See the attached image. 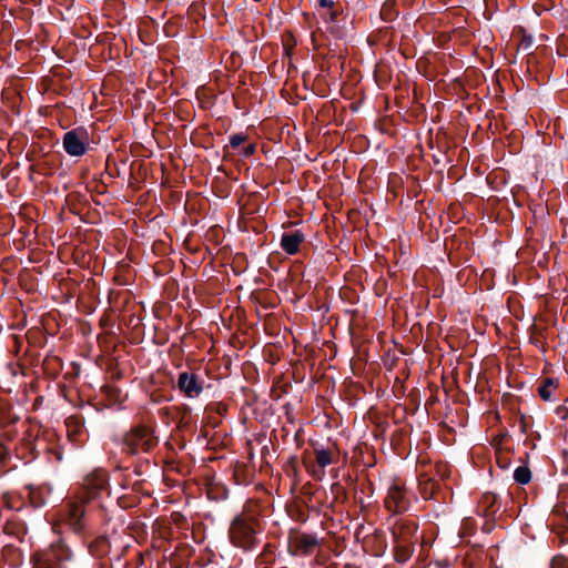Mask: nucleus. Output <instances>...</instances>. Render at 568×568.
I'll return each instance as SVG.
<instances>
[{
	"label": "nucleus",
	"mask_w": 568,
	"mask_h": 568,
	"mask_svg": "<svg viewBox=\"0 0 568 568\" xmlns=\"http://www.w3.org/2000/svg\"><path fill=\"white\" fill-rule=\"evenodd\" d=\"M514 479L521 485L528 484L531 479V473L528 467L519 466L514 471Z\"/></svg>",
	"instance_id": "18"
},
{
	"label": "nucleus",
	"mask_w": 568,
	"mask_h": 568,
	"mask_svg": "<svg viewBox=\"0 0 568 568\" xmlns=\"http://www.w3.org/2000/svg\"><path fill=\"white\" fill-rule=\"evenodd\" d=\"M415 542H394L395 559L404 564L408 561L414 552Z\"/></svg>",
	"instance_id": "15"
},
{
	"label": "nucleus",
	"mask_w": 568,
	"mask_h": 568,
	"mask_svg": "<svg viewBox=\"0 0 568 568\" xmlns=\"http://www.w3.org/2000/svg\"><path fill=\"white\" fill-rule=\"evenodd\" d=\"M67 434L71 442L80 443L84 435V427L79 416H71L65 420Z\"/></svg>",
	"instance_id": "11"
},
{
	"label": "nucleus",
	"mask_w": 568,
	"mask_h": 568,
	"mask_svg": "<svg viewBox=\"0 0 568 568\" xmlns=\"http://www.w3.org/2000/svg\"><path fill=\"white\" fill-rule=\"evenodd\" d=\"M158 444L153 430L144 425L133 427L123 439V449L132 455L148 453Z\"/></svg>",
	"instance_id": "4"
},
{
	"label": "nucleus",
	"mask_w": 568,
	"mask_h": 568,
	"mask_svg": "<svg viewBox=\"0 0 568 568\" xmlns=\"http://www.w3.org/2000/svg\"><path fill=\"white\" fill-rule=\"evenodd\" d=\"M438 474L440 475L442 479L446 476L447 467L445 465H438Z\"/></svg>",
	"instance_id": "21"
},
{
	"label": "nucleus",
	"mask_w": 568,
	"mask_h": 568,
	"mask_svg": "<svg viewBox=\"0 0 568 568\" xmlns=\"http://www.w3.org/2000/svg\"><path fill=\"white\" fill-rule=\"evenodd\" d=\"M246 140V135L245 134H242V133H239V134H234L230 138V144L233 149H236L239 148L243 142H245Z\"/></svg>",
	"instance_id": "19"
},
{
	"label": "nucleus",
	"mask_w": 568,
	"mask_h": 568,
	"mask_svg": "<svg viewBox=\"0 0 568 568\" xmlns=\"http://www.w3.org/2000/svg\"><path fill=\"white\" fill-rule=\"evenodd\" d=\"M73 560V552L63 541L53 544L49 549L37 551L32 558L33 568H69Z\"/></svg>",
	"instance_id": "3"
},
{
	"label": "nucleus",
	"mask_w": 568,
	"mask_h": 568,
	"mask_svg": "<svg viewBox=\"0 0 568 568\" xmlns=\"http://www.w3.org/2000/svg\"><path fill=\"white\" fill-rule=\"evenodd\" d=\"M417 526L413 520L398 519L392 528L394 542H416Z\"/></svg>",
	"instance_id": "9"
},
{
	"label": "nucleus",
	"mask_w": 568,
	"mask_h": 568,
	"mask_svg": "<svg viewBox=\"0 0 568 568\" xmlns=\"http://www.w3.org/2000/svg\"><path fill=\"white\" fill-rule=\"evenodd\" d=\"M90 143V134L87 129L79 126L68 131L63 135L64 151L71 156L83 155Z\"/></svg>",
	"instance_id": "7"
},
{
	"label": "nucleus",
	"mask_w": 568,
	"mask_h": 568,
	"mask_svg": "<svg viewBox=\"0 0 568 568\" xmlns=\"http://www.w3.org/2000/svg\"><path fill=\"white\" fill-rule=\"evenodd\" d=\"M261 532L262 525L258 515L246 508L232 520L229 539L234 547L247 551L257 546Z\"/></svg>",
	"instance_id": "2"
},
{
	"label": "nucleus",
	"mask_w": 568,
	"mask_h": 568,
	"mask_svg": "<svg viewBox=\"0 0 568 568\" xmlns=\"http://www.w3.org/2000/svg\"><path fill=\"white\" fill-rule=\"evenodd\" d=\"M318 6L322 8L332 9L334 7L333 0H318Z\"/></svg>",
	"instance_id": "20"
},
{
	"label": "nucleus",
	"mask_w": 568,
	"mask_h": 568,
	"mask_svg": "<svg viewBox=\"0 0 568 568\" xmlns=\"http://www.w3.org/2000/svg\"><path fill=\"white\" fill-rule=\"evenodd\" d=\"M410 496L403 483L394 481L387 489L384 499L385 508L392 514H400L408 510Z\"/></svg>",
	"instance_id": "6"
},
{
	"label": "nucleus",
	"mask_w": 568,
	"mask_h": 568,
	"mask_svg": "<svg viewBox=\"0 0 568 568\" xmlns=\"http://www.w3.org/2000/svg\"><path fill=\"white\" fill-rule=\"evenodd\" d=\"M336 17H337L336 11H333V10H332V11L329 12L328 20H329V21H335Z\"/></svg>",
	"instance_id": "22"
},
{
	"label": "nucleus",
	"mask_w": 568,
	"mask_h": 568,
	"mask_svg": "<svg viewBox=\"0 0 568 568\" xmlns=\"http://www.w3.org/2000/svg\"><path fill=\"white\" fill-rule=\"evenodd\" d=\"M320 540L315 534L291 530L288 535V551L294 556H310L316 551Z\"/></svg>",
	"instance_id": "5"
},
{
	"label": "nucleus",
	"mask_w": 568,
	"mask_h": 568,
	"mask_svg": "<svg viewBox=\"0 0 568 568\" xmlns=\"http://www.w3.org/2000/svg\"><path fill=\"white\" fill-rule=\"evenodd\" d=\"M253 151H254V145H248V146L245 149L244 154H245V155H248V154L253 153Z\"/></svg>",
	"instance_id": "23"
},
{
	"label": "nucleus",
	"mask_w": 568,
	"mask_h": 568,
	"mask_svg": "<svg viewBox=\"0 0 568 568\" xmlns=\"http://www.w3.org/2000/svg\"><path fill=\"white\" fill-rule=\"evenodd\" d=\"M557 382L554 378H546L544 379L540 385L537 388L538 395L544 399L545 402H549L552 397V393L557 388Z\"/></svg>",
	"instance_id": "16"
},
{
	"label": "nucleus",
	"mask_w": 568,
	"mask_h": 568,
	"mask_svg": "<svg viewBox=\"0 0 568 568\" xmlns=\"http://www.w3.org/2000/svg\"><path fill=\"white\" fill-rule=\"evenodd\" d=\"M304 240L305 235L300 230L285 232L281 239V247L286 254L294 255L298 252L300 245L304 242Z\"/></svg>",
	"instance_id": "10"
},
{
	"label": "nucleus",
	"mask_w": 568,
	"mask_h": 568,
	"mask_svg": "<svg viewBox=\"0 0 568 568\" xmlns=\"http://www.w3.org/2000/svg\"><path fill=\"white\" fill-rule=\"evenodd\" d=\"M103 494L109 495V476L102 468L89 473L61 510L60 521L84 540L99 520H104Z\"/></svg>",
	"instance_id": "1"
},
{
	"label": "nucleus",
	"mask_w": 568,
	"mask_h": 568,
	"mask_svg": "<svg viewBox=\"0 0 568 568\" xmlns=\"http://www.w3.org/2000/svg\"><path fill=\"white\" fill-rule=\"evenodd\" d=\"M88 548L93 556H102L108 550V540L105 537H99L94 541L89 542Z\"/></svg>",
	"instance_id": "17"
},
{
	"label": "nucleus",
	"mask_w": 568,
	"mask_h": 568,
	"mask_svg": "<svg viewBox=\"0 0 568 568\" xmlns=\"http://www.w3.org/2000/svg\"><path fill=\"white\" fill-rule=\"evenodd\" d=\"M498 506L496 495L491 493L484 494L478 503L477 513L486 518H490L495 515Z\"/></svg>",
	"instance_id": "12"
},
{
	"label": "nucleus",
	"mask_w": 568,
	"mask_h": 568,
	"mask_svg": "<svg viewBox=\"0 0 568 568\" xmlns=\"http://www.w3.org/2000/svg\"><path fill=\"white\" fill-rule=\"evenodd\" d=\"M315 460L321 474H317L316 469H313V475L321 478L324 475V468L334 463L333 454L331 450L324 448H315Z\"/></svg>",
	"instance_id": "14"
},
{
	"label": "nucleus",
	"mask_w": 568,
	"mask_h": 568,
	"mask_svg": "<svg viewBox=\"0 0 568 568\" xmlns=\"http://www.w3.org/2000/svg\"><path fill=\"white\" fill-rule=\"evenodd\" d=\"M176 388L190 399L197 398L204 390V381L195 373L181 372L178 376Z\"/></svg>",
	"instance_id": "8"
},
{
	"label": "nucleus",
	"mask_w": 568,
	"mask_h": 568,
	"mask_svg": "<svg viewBox=\"0 0 568 568\" xmlns=\"http://www.w3.org/2000/svg\"><path fill=\"white\" fill-rule=\"evenodd\" d=\"M440 489V484L428 475H420L419 477V493L424 499L435 497Z\"/></svg>",
	"instance_id": "13"
}]
</instances>
